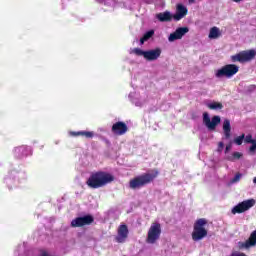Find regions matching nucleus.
<instances>
[{"label":"nucleus","mask_w":256,"mask_h":256,"mask_svg":"<svg viewBox=\"0 0 256 256\" xmlns=\"http://www.w3.org/2000/svg\"><path fill=\"white\" fill-rule=\"evenodd\" d=\"M113 181H115L113 174L105 171H96L90 174L86 185L90 189H101V187H105V185H109V183H113Z\"/></svg>","instance_id":"1"},{"label":"nucleus","mask_w":256,"mask_h":256,"mask_svg":"<svg viewBox=\"0 0 256 256\" xmlns=\"http://www.w3.org/2000/svg\"><path fill=\"white\" fill-rule=\"evenodd\" d=\"M157 177H159V170H153L152 173H144L136 176L129 181V188L133 190L141 189L142 187L153 183Z\"/></svg>","instance_id":"2"},{"label":"nucleus","mask_w":256,"mask_h":256,"mask_svg":"<svg viewBox=\"0 0 256 256\" xmlns=\"http://www.w3.org/2000/svg\"><path fill=\"white\" fill-rule=\"evenodd\" d=\"M207 223L208 221L205 218H199L195 221L192 232L193 241H202V239H205V237H207L208 232L207 229H205Z\"/></svg>","instance_id":"3"},{"label":"nucleus","mask_w":256,"mask_h":256,"mask_svg":"<svg viewBox=\"0 0 256 256\" xmlns=\"http://www.w3.org/2000/svg\"><path fill=\"white\" fill-rule=\"evenodd\" d=\"M130 53L137 55V57H144L146 61H157L161 57V48L143 51L141 48H134Z\"/></svg>","instance_id":"4"},{"label":"nucleus","mask_w":256,"mask_h":256,"mask_svg":"<svg viewBox=\"0 0 256 256\" xmlns=\"http://www.w3.org/2000/svg\"><path fill=\"white\" fill-rule=\"evenodd\" d=\"M256 57V51L244 50L230 57L232 63H249V61H253Z\"/></svg>","instance_id":"5"},{"label":"nucleus","mask_w":256,"mask_h":256,"mask_svg":"<svg viewBox=\"0 0 256 256\" xmlns=\"http://www.w3.org/2000/svg\"><path fill=\"white\" fill-rule=\"evenodd\" d=\"M239 73V66L235 64H228L218 69L215 73V77L221 79V77H226L227 79H231L234 75Z\"/></svg>","instance_id":"6"},{"label":"nucleus","mask_w":256,"mask_h":256,"mask_svg":"<svg viewBox=\"0 0 256 256\" xmlns=\"http://www.w3.org/2000/svg\"><path fill=\"white\" fill-rule=\"evenodd\" d=\"M160 237H161V224L157 222L152 223V225L148 230L146 243H149L150 245H155V243L159 241Z\"/></svg>","instance_id":"7"},{"label":"nucleus","mask_w":256,"mask_h":256,"mask_svg":"<svg viewBox=\"0 0 256 256\" xmlns=\"http://www.w3.org/2000/svg\"><path fill=\"white\" fill-rule=\"evenodd\" d=\"M221 123V117L220 116H213L212 118L209 116V113L204 112L203 113V124L209 131H215L217 129V125Z\"/></svg>","instance_id":"8"},{"label":"nucleus","mask_w":256,"mask_h":256,"mask_svg":"<svg viewBox=\"0 0 256 256\" xmlns=\"http://www.w3.org/2000/svg\"><path fill=\"white\" fill-rule=\"evenodd\" d=\"M255 206V199L245 200L240 202L238 205L234 206L231 210L232 215H237L241 213H245V211H249L251 207Z\"/></svg>","instance_id":"9"},{"label":"nucleus","mask_w":256,"mask_h":256,"mask_svg":"<svg viewBox=\"0 0 256 256\" xmlns=\"http://www.w3.org/2000/svg\"><path fill=\"white\" fill-rule=\"evenodd\" d=\"M95 221L92 215H85L77 217L71 221V227H85V225H91Z\"/></svg>","instance_id":"10"},{"label":"nucleus","mask_w":256,"mask_h":256,"mask_svg":"<svg viewBox=\"0 0 256 256\" xmlns=\"http://www.w3.org/2000/svg\"><path fill=\"white\" fill-rule=\"evenodd\" d=\"M129 237V228L126 224H121L118 227V235L115 237L116 243H125Z\"/></svg>","instance_id":"11"},{"label":"nucleus","mask_w":256,"mask_h":256,"mask_svg":"<svg viewBox=\"0 0 256 256\" xmlns=\"http://www.w3.org/2000/svg\"><path fill=\"white\" fill-rule=\"evenodd\" d=\"M111 131L114 135L121 136L125 135V133L129 131V127H127V124L125 122L118 121L112 125Z\"/></svg>","instance_id":"12"},{"label":"nucleus","mask_w":256,"mask_h":256,"mask_svg":"<svg viewBox=\"0 0 256 256\" xmlns=\"http://www.w3.org/2000/svg\"><path fill=\"white\" fill-rule=\"evenodd\" d=\"M186 33H189L188 27L177 28L175 32H173L169 35L168 41H170V43H173V41L183 39V37L185 36Z\"/></svg>","instance_id":"13"},{"label":"nucleus","mask_w":256,"mask_h":256,"mask_svg":"<svg viewBox=\"0 0 256 256\" xmlns=\"http://www.w3.org/2000/svg\"><path fill=\"white\" fill-rule=\"evenodd\" d=\"M187 13H189V10L185 5L177 4L176 12L175 14H173L174 21H181V19H184V17H187Z\"/></svg>","instance_id":"14"},{"label":"nucleus","mask_w":256,"mask_h":256,"mask_svg":"<svg viewBox=\"0 0 256 256\" xmlns=\"http://www.w3.org/2000/svg\"><path fill=\"white\" fill-rule=\"evenodd\" d=\"M156 18L161 23H169V21H171L173 19V15L171 14V12L166 11V12L158 13L156 15Z\"/></svg>","instance_id":"15"},{"label":"nucleus","mask_w":256,"mask_h":256,"mask_svg":"<svg viewBox=\"0 0 256 256\" xmlns=\"http://www.w3.org/2000/svg\"><path fill=\"white\" fill-rule=\"evenodd\" d=\"M72 137H85L86 139H93L95 137V133L91 131H78V132H70Z\"/></svg>","instance_id":"16"},{"label":"nucleus","mask_w":256,"mask_h":256,"mask_svg":"<svg viewBox=\"0 0 256 256\" xmlns=\"http://www.w3.org/2000/svg\"><path fill=\"white\" fill-rule=\"evenodd\" d=\"M223 131L225 139L231 138V121L229 119H225L223 122Z\"/></svg>","instance_id":"17"},{"label":"nucleus","mask_w":256,"mask_h":256,"mask_svg":"<svg viewBox=\"0 0 256 256\" xmlns=\"http://www.w3.org/2000/svg\"><path fill=\"white\" fill-rule=\"evenodd\" d=\"M15 155L18 156L19 158L21 157H26L29 153V147L27 146H18L15 148Z\"/></svg>","instance_id":"18"},{"label":"nucleus","mask_w":256,"mask_h":256,"mask_svg":"<svg viewBox=\"0 0 256 256\" xmlns=\"http://www.w3.org/2000/svg\"><path fill=\"white\" fill-rule=\"evenodd\" d=\"M221 36V30H219V28H217V26H214L210 29L209 32V39H219V37Z\"/></svg>","instance_id":"19"},{"label":"nucleus","mask_w":256,"mask_h":256,"mask_svg":"<svg viewBox=\"0 0 256 256\" xmlns=\"http://www.w3.org/2000/svg\"><path fill=\"white\" fill-rule=\"evenodd\" d=\"M208 109H211L212 111H219L223 109V103L221 102H212L210 104H207Z\"/></svg>","instance_id":"20"},{"label":"nucleus","mask_w":256,"mask_h":256,"mask_svg":"<svg viewBox=\"0 0 256 256\" xmlns=\"http://www.w3.org/2000/svg\"><path fill=\"white\" fill-rule=\"evenodd\" d=\"M241 157H243V154L241 152H234L232 154V156H228L227 160L228 161H237L239 160Z\"/></svg>","instance_id":"21"},{"label":"nucleus","mask_w":256,"mask_h":256,"mask_svg":"<svg viewBox=\"0 0 256 256\" xmlns=\"http://www.w3.org/2000/svg\"><path fill=\"white\" fill-rule=\"evenodd\" d=\"M243 139H245V134H242L235 138L234 143H236V145H243Z\"/></svg>","instance_id":"22"},{"label":"nucleus","mask_w":256,"mask_h":256,"mask_svg":"<svg viewBox=\"0 0 256 256\" xmlns=\"http://www.w3.org/2000/svg\"><path fill=\"white\" fill-rule=\"evenodd\" d=\"M153 35H155V31L150 30V31L146 32V33L143 35V37H144V39H145L146 41H149V39L152 38Z\"/></svg>","instance_id":"23"},{"label":"nucleus","mask_w":256,"mask_h":256,"mask_svg":"<svg viewBox=\"0 0 256 256\" xmlns=\"http://www.w3.org/2000/svg\"><path fill=\"white\" fill-rule=\"evenodd\" d=\"M241 177L242 174L241 173H237L234 178L231 180V183H239V181H241Z\"/></svg>","instance_id":"24"},{"label":"nucleus","mask_w":256,"mask_h":256,"mask_svg":"<svg viewBox=\"0 0 256 256\" xmlns=\"http://www.w3.org/2000/svg\"><path fill=\"white\" fill-rule=\"evenodd\" d=\"M245 143H253L254 139L251 134H248L246 137L244 136Z\"/></svg>","instance_id":"25"},{"label":"nucleus","mask_w":256,"mask_h":256,"mask_svg":"<svg viewBox=\"0 0 256 256\" xmlns=\"http://www.w3.org/2000/svg\"><path fill=\"white\" fill-rule=\"evenodd\" d=\"M219 149H223L225 147V144L223 142L218 143Z\"/></svg>","instance_id":"26"},{"label":"nucleus","mask_w":256,"mask_h":256,"mask_svg":"<svg viewBox=\"0 0 256 256\" xmlns=\"http://www.w3.org/2000/svg\"><path fill=\"white\" fill-rule=\"evenodd\" d=\"M145 41H147V40L145 39L144 36H142V38H140V43H141V45H143V43H145Z\"/></svg>","instance_id":"27"},{"label":"nucleus","mask_w":256,"mask_h":256,"mask_svg":"<svg viewBox=\"0 0 256 256\" xmlns=\"http://www.w3.org/2000/svg\"><path fill=\"white\" fill-rule=\"evenodd\" d=\"M231 150V145L226 146V152Z\"/></svg>","instance_id":"28"},{"label":"nucleus","mask_w":256,"mask_h":256,"mask_svg":"<svg viewBox=\"0 0 256 256\" xmlns=\"http://www.w3.org/2000/svg\"><path fill=\"white\" fill-rule=\"evenodd\" d=\"M234 3H241L242 0H232Z\"/></svg>","instance_id":"29"},{"label":"nucleus","mask_w":256,"mask_h":256,"mask_svg":"<svg viewBox=\"0 0 256 256\" xmlns=\"http://www.w3.org/2000/svg\"><path fill=\"white\" fill-rule=\"evenodd\" d=\"M253 183L256 185V177L253 178Z\"/></svg>","instance_id":"30"},{"label":"nucleus","mask_w":256,"mask_h":256,"mask_svg":"<svg viewBox=\"0 0 256 256\" xmlns=\"http://www.w3.org/2000/svg\"><path fill=\"white\" fill-rule=\"evenodd\" d=\"M189 3H195V0H188Z\"/></svg>","instance_id":"31"}]
</instances>
